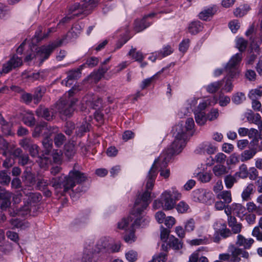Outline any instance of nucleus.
I'll list each match as a JSON object with an SVG mask.
<instances>
[{"instance_id": "f257e3e1", "label": "nucleus", "mask_w": 262, "mask_h": 262, "mask_svg": "<svg viewBox=\"0 0 262 262\" xmlns=\"http://www.w3.org/2000/svg\"><path fill=\"white\" fill-rule=\"evenodd\" d=\"M151 190L146 187V190L138 196L132 213L121 219L117 223V230L126 232L135 228L136 226H144L149 222L147 217L142 215V212L149 205Z\"/></svg>"}, {"instance_id": "f3484780", "label": "nucleus", "mask_w": 262, "mask_h": 262, "mask_svg": "<svg viewBox=\"0 0 262 262\" xmlns=\"http://www.w3.org/2000/svg\"><path fill=\"white\" fill-rule=\"evenodd\" d=\"M253 243L254 240L252 238L246 239L239 234L237 237L236 244L239 246H243L245 249H249Z\"/></svg>"}, {"instance_id": "864d4df0", "label": "nucleus", "mask_w": 262, "mask_h": 262, "mask_svg": "<svg viewBox=\"0 0 262 262\" xmlns=\"http://www.w3.org/2000/svg\"><path fill=\"white\" fill-rule=\"evenodd\" d=\"M75 152V147L73 144H67L65 146V154L68 157L71 158L73 156Z\"/></svg>"}, {"instance_id": "ea45409f", "label": "nucleus", "mask_w": 262, "mask_h": 262, "mask_svg": "<svg viewBox=\"0 0 262 262\" xmlns=\"http://www.w3.org/2000/svg\"><path fill=\"white\" fill-rule=\"evenodd\" d=\"M217 102L221 106L224 107L227 106L230 102V98L220 93L218 98H217Z\"/></svg>"}, {"instance_id": "423d86ee", "label": "nucleus", "mask_w": 262, "mask_h": 262, "mask_svg": "<svg viewBox=\"0 0 262 262\" xmlns=\"http://www.w3.org/2000/svg\"><path fill=\"white\" fill-rule=\"evenodd\" d=\"M59 45V44L55 42L49 45L42 46L36 49L35 60L42 62L45 60L49 58L54 50Z\"/></svg>"}, {"instance_id": "393cba45", "label": "nucleus", "mask_w": 262, "mask_h": 262, "mask_svg": "<svg viewBox=\"0 0 262 262\" xmlns=\"http://www.w3.org/2000/svg\"><path fill=\"white\" fill-rule=\"evenodd\" d=\"M128 55L138 62H142L144 59V56L143 53L140 51H137L136 48H132L128 52Z\"/></svg>"}, {"instance_id": "09e8293b", "label": "nucleus", "mask_w": 262, "mask_h": 262, "mask_svg": "<svg viewBox=\"0 0 262 262\" xmlns=\"http://www.w3.org/2000/svg\"><path fill=\"white\" fill-rule=\"evenodd\" d=\"M195 221L193 219H189L184 223V228L186 232H190L195 229Z\"/></svg>"}, {"instance_id": "5701e85b", "label": "nucleus", "mask_w": 262, "mask_h": 262, "mask_svg": "<svg viewBox=\"0 0 262 262\" xmlns=\"http://www.w3.org/2000/svg\"><path fill=\"white\" fill-rule=\"evenodd\" d=\"M194 114L195 121L198 125H203L206 124L208 119L204 112L196 111Z\"/></svg>"}, {"instance_id": "1a4fd4ad", "label": "nucleus", "mask_w": 262, "mask_h": 262, "mask_svg": "<svg viewBox=\"0 0 262 262\" xmlns=\"http://www.w3.org/2000/svg\"><path fill=\"white\" fill-rule=\"evenodd\" d=\"M228 250L231 253L230 260L229 262H239L241 260L239 255H242L244 258H247L249 257V253L238 248L235 247L233 245H230L228 247Z\"/></svg>"}, {"instance_id": "79ce46f5", "label": "nucleus", "mask_w": 262, "mask_h": 262, "mask_svg": "<svg viewBox=\"0 0 262 262\" xmlns=\"http://www.w3.org/2000/svg\"><path fill=\"white\" fill-rule=\"evenodd\" d=\"M164 70V69L163 68L160 71H159L157 74H156L155 75H154L152 77L143 80L142 81L141 83V89H144L146 87L149 86L150 85V84L151 83V82H152V81L156 77H157L159 74L162 73L163 72Z\"/></svg>"}, {"instance_id": "72a5a7b5", "label": "nucleus", "mask_w": 262, "mask_h": 262, "mask_svg": "<svg viewBox=\"0 0 262 262\" xmlns=\"http://www.w3.org/2000/svg\"><path fill=\"white\" fill-rule=\"evenodd\" d=\"M203 27L201 23L199 21H194L191 23L188 27L189 32L191 34H196L201 31Z\"/></svg>"}, {"instance_id": "58836bf2", "label": "nucleus", "mask_w": 262, "mask_h": 262, "mask_svg": "<svg viewBox=\"0 0 262 262\" xmlns=\"http://www.w3.org/2000/svg\"><path fill=\"white\" fill-rule=\"evenodd\" d=\"M247 210L249 212H256L258 215L262 214V209L257 207L253 202H248L246 205Z\"/></svg>"}, {"instance_id": "49530a36", "label": "nucleus", "mask_w": 262, "mask_h": 262, "mask_svg": "<svg viewBox=\"0 0 262 262\" xmlns=\"http://www.w3.org/2000/svg\"><path fill=\"white\" fill-rule=\"evenodd\" d=\"M175 207L177 211L180 213H186L189 209V205L183 201L180 202Z\"/></svg>"}, {"instance_id": "de8ad7c7", "label": "nucleus", "mask_w": 262, "mask_h": 262, "mask_svg": "<svg viewBox=\"0 0 262 262\" xmlns=\"http://www.w3.org/2000/svg\"><path fill=\"white\" fill-rule=\"evenodd\" d=\"M98 2V0H84L83 5L87 13L96 6Z\"/></svg>"}, {"instance_id": "5fc2aeb1", "label": "nucleus", "mask_w": 262, "mask_h": 262, "mask_svg": "<svg viewBox=\"0 0 262 262\" xmlns=\"http://www.w3.org/2000/svg\"><path fill=\"white\" fill-rule=\"evenodd\" d=\"M239 162L238 157L235 154L230 156L226 161L227 165L230 167L232 165H235Z\"/></svg>"}, {"instance_id": "9b49d317", "label": "nucleus", "mask_w": 262, "mask_h": 262, "mask_svg": "<svg viewBox=\"0 0 262 262\" xmlns=\"http://www.w3.org/2000/svg\"><path fill=\"white\" fill-rule=\"evenodd\" d=\"M23 64L21 58L16 55L13 56L10 59L3 65L2 72L7 73L12 69L18 68Z\"/></svg>"}, {"instance_id": "6e6d98bb", "label": "nucleus", "mask_w": 262, "mask_h": 262, "mask_svg": "<svg viewBox=\"0 0 262 262\" xmlns=\"http://www.w3.org/2000/svg\"><path fill=\"white\" fill-rule=\"evenodd\" d=\"M248 10V8L245 7H238L234 10V14L236 17H242L245 15Z\"/></svg>"}, {"instance_id": "9d476101", "label": "nucleus", "mask_w": 262, "mask_h": 262, "mask_svg": "<svg viewBox=\"0 0 262 262\" xmlns=\"http://www.w3.org/2000/svg\"><path fill=\"white\" fill-rule=\"evenodd\" d=\"M194 126V123L192 118H188L185 122V126H183L181 123L177 124L173 128V131L177 133V136L182 135L186 137V132L191 130Z\"/></svg>"}, {"instance_id": "2eb2a0df", "label": "nucleus", "mask_w": 262, "mask_h": 262, "mask_svg": "<svg viewBox=\"0 0 262 262\" xmlns=\"http://www.w3.org/2000/svg\"><path fill=\"white\" fill-rule=\"evenodd\" d=\"M229 168L223 164H216L213 166L212 171L215 176L221 178L228 173Z\"/></svg>"}, {"instance_id": "680f3d73", "label": "nucleus", "mask_w": 262, "mask_h": 262, "mask_svg": "<svg viewBox=\"0 0 262 262\" xmlns=\"http://www.w3.org/2000/svg\"><path fill=\"white\" fill-rule=\"evenodd\" d=\"M89 124L87 122H83L81 125L76 128V133L78 136H82L83 133L86 132L88 128Z\"/></svg>"}, {"instance_id": "0e129e2a", "label": "nucleus", "mask_w": 262, "mask_h": 262, "mask_svg": "<svg viewBox=\"0 0 262 262\" xmlns=\"http://www.w3.org/2000/svg\"><path fill=\"white\" fill-rule=\"evenodd\" d=\"M173 50L172 48L170 46H166L163 48V49L160 52H158L159 54V57H164L167 55H170L172 52Z\"/></svg>"}, {"instance_id": "c03bdc74", "label": "nucleus", "mask_w": 262, "mask_h": 262, "mask_svg": "<svg viewBox=\"0 0 262 262\" xmlns=\"http://www.w3.org/2000/svg\"><path fill=\"white\" fill-rule=\"evenodd\" d=\"M169 245L174 249H179L182 247V245L179 239L173 236L169 237Z\"/></svg>"}, {"instance_id": "2f4dec72", "label": "nucleus", "mask_w": 262, "mask_h": 262, "mask_svg": "<svg viewBox=\"0 0 262 262\" xmlns=\"http://www.w3.org/2000/svg\"><path fill=\"white\" fill-rule=\"evenodd\" d=\"M187 243L191 246L205 245L209 243V237L207 236H204L202 238L188 240Z\"/></svg>"}, {"instance_id": "7c9ffc66", "label": "nucleus", "mask_w": 262, "mask_h": 262, "mask_svg": "<svg viewBox=\"0 0 262 262\" xmlns=\"http://www.w3.org/2000/svg\"><path fill=\"white\" fill-rule=\"evenodd\" d=\"M36 113L38 116L42 117L47 120H51L53 118V115L46 108L39 107L37 109Z\"/></svg>"}, {"instance_id": "e2e57ef3", "label": "nucleus", "mask_w": 262, "mask_h": 262, "mask_svg": "<svg viewBox=\"0 0 262 262\" xmlns=\"http://www.w3.org/2000/svg\"><path fill=\"white\" fill-rule=\"evenodd\" d=\"M31 206L30 204H28L25 205L20 210H19L16 214L18 215L25 216L28 214L30 212Z\"/></svg>"}, {"instance_id": "bb28decb", "label": "nucleus", "mask_w": 262, "mask_h": 262, "mask_svg": "<svg viewBox=\"0 0 262 262\" xmlns=\"http://www.w3.org/2000/svg\"><path fill=\"white\" fill-rule=\"evenodd\" d=\"M222 84V81H218L212 82L206 86V90L209 93H215L220 89Z\"/></svg>"}, {"instance_id": "e433bc0d", "label": "nucleus", "mask_w": 262, "mask_h": 262, "mask_svg": "<svg viewBox=\"0 0 262 262\" xmlns=\"http://www.w3.org/2000/svg\"><path fill=\"white\" fill-rule=\"evenodd\" d=\"M248 96L251 100H254L261 97L262 96V85L259 86L257 88L251 90Z\"/></svg>"}, {"instance_id": "b1692460", "label": "nucleus", "mask_w": 262, "mask_h": 262, "mask_svg": "<svg viewBox=\"0 0 262 262\" xmlns=\"http://www.w3.org/2000/svg\"><path fill=\"white\" fill-rule=\"evenodd\" d=\"M22 76L23 78H26L30 81H33L36 80L43 79V72H37L28 74L27 72L25 71L23 73Z\"/></svg>"}, {"instance_id": "20e7f679", "label": "nucleus", "mask_w": 262, "mask_h": 262, "mask_svg": "<svg viewBox=\"0 0 262 262\" xmlns=\"http://www.w3.org/2000/svg\"><path fill=\"white\" fill-rule=\"evenodd\" d=\"M182 195L174 187L171 189L164 191L160 195L159 199L156 200L153 203V208L158 209L162 208L164 210H170L176 206V201L181 198Z\"/></svg>"}, {"instance_id": "f704fd0d", "label": "nucleus", "mask_w": 262, "mask_h": 262, "mask_svg": "<svg viewBox=\"0 0 262 262\" xmlns=\"http://www.w3.org/2000/svg\"><path fill=\"white\" fill-rule=\"evenodd\" d=\"M236 182V177L235 176V174L233 176L229 174L224 178L225 184L228 189L231 188Z\"/></svg>"}, {"instance_id": "bf43d9fd", "label": "nucleus", "mask_w": 262, "mask_h": 262, "mask_svg": "<svg viewBox=\"0 0 262 262\" xmlns=\"http://www.w3.org/2000/svg\"><path fill=\"white\" fill-rule=\"evenodd\" d=\"M229 27L233 33H236L240 27L239 23L237 20H233L229 23Z\"/></svg>"}, {"instance_id": "cd10ccee", "label": "nucleus", "mask_w": 262, "mask_h": 262, "mask_svg": "<svg viewBox=\"0 0 262 262\" xmlns=\"http://www.w3.org/2000/svg\"><path fill=\"white\" fill-rule=\"evenodd\" d=\"M217 198L223 200L226 204H229L232 202V196L230 191L224 190L217 195Z\"/></svg>"}, {"instance_id": "dca6fc26", "label": "nucleus", "mask_w": 262, "mask_h": 262, "mask_svg": "<svg viewBox=\"0 0 262 262\" xmlns=\"http://www.w3.org/2000/svg\"><path fill=\"white\" fill-rule=\"evenodd\" d=\"M217 103V97L214 96L212 98H208L200 102L198 108L199 111H202L206 109L207 107L214 105Z\"/></svg>"}, {"instance_id": "f8f14e48", "label": "nucleus", "mask_w": 262, "mask_h": 262, "mask_svg": "<svg viewBox=\"0 0 262 262\" xmlns=\"http://www.w3.org/2000/svg\"><path fill=\"white\" fill-rule=\"evenodd\" d=\"M83 103H85V109L88 107L96 109L101 105L102 100L97 96H94L92 95H88L83 98L82 105L83 104Z\"/></svg>"}, {"instance_id": "473e14b6", "label": "nucleus", "mask_w": 262, "mask_h": 262, "mask_svg": "<svg viewBox=\"0 0 262 262\" xmlns=\"http://www.w3.org/2000/svg\"><path fill=\"white\" fill-rule=\"evenodd\" d=\"M215 11L212 8H209L207 9H205L200 13L199 17L200 19L207 20L210 17H211L214 14Z\"/></svg>"}, {"instance_id": "a19ab883", "label": "nucleus", "mask_w": 262, "mask_h": 262, "mask_svg": "<svg viewBox=\"0 0 262 262\" xmlns=\"http://www.w3.org/2000/svg\"><path fill=\"white\" fill-rule=\"evenodd\" d=\"M234 174L236 177L242 179L246 178L248 176V171L246 165L245 164L242 165L239 167V171L236 172Z\"/></svg>"}, {"instance_id": "39448f33", "label": "nucleus", "mask_w": 262, "mask_h": 262, "mask_svg": "<svg viewBox=\"0 0 262 262\" xmlns=\"http://www.w3.org/2000/svg\"><path fill=\"white\" fill-rule=\"evenodd\" d=\"M81 89H77L76 86L73 87L67 94H65L58 104V109L60 113L64 116L70 117L73 113L74 106L77 99L73 97L75 91H78Z\"/></svg>"}, {"instance_id": "f03ea898", "label": "nucleus", "mask_w": 262, "mask_h": 262, "mask_svg": "<svg viewBox=\"0 0 262 262\" xmlns=\"http://www.w3.org/2000/svg\"><path fill=\"white\" fill-rule=\"evenodd\" d=\"M173 134L175 136L174 141L167 149L164 150L157 159L155 160L148 172L146 182V188L148 189H152L158 173V167L159 166L161 168L165 167L171 157L181 152L185 146L186 137L182 135L177 136V133L175 131Z\"/></svg>"}, {"instance_id": "a18cd8bd", "label": "nucleus", "mask_w": 262, "mask_h": 262, "mask_svg": "<svg viewBox=\"0 0 262 262\" xmlns=\"http://www.w3.org/2000/svg\"><path fill=\"white\" fill-rule=\"evenodd\" d=\"M246 99L245 94L242 92H237L234 94L232 96V101L236 104H238L243 102Z\"/></svg>"}, {"instance_id": "774afa93", "label": "nucleus", "mask_w": 262, "mask_h": 262, "mask_svg": "<svg viewBox=\"0 0 262 262\" xmlns=\"http://www.w3.org/2000/svg\"><path fill=\"white\" fill-rule=\"evenodd\" d=\"M108 244V241L106 238H100L97 243L96 246L99 250L105 249Z\"/></svg>"}, {"instance_id": "6e6552de", "label": "nucleus", "mask_w": 262, "mask_h": 262, "mask_svg": "<svg viewBox=\"0 0 262 262\" xmlns=\"http://www.w3.org/2000/svg\"><path fill=\"white\" fill-rule=\"evenodd\" d=\"M192 195L194 202L207 203L211 199L212 193L204 189H198L192 192Z\"/></svg>"}, {"instance_id": "4d7b16f0", "label": "nucleus", "mask_w": 262, "mask_h": 262, "mask_svg": "<svg viewBox=\"0 0 262 262\" xmlns=\"http://www.w3.org/2000/svg\"><path fill=\"white\" fill-rule=\"evenodd\" d=\"M164 224L165 226L169 229L172 227V226L176 224V219L171 216H168L166 217V219L164 221Z\"/></svg>"}, {"instance_id": "4be33fe9", "label": "nucleus", "mask_w": 262, "mask_h": 262, "mask_svg": "<svg viewBox=\"0 0 262 262\" xmlns=\"http://www.w3.org/2000/svg\"><path fill=\"white\" fill-rule=\"evenodd\" d=\"M123 239L125 243L129 244L134 243L137 239L136 236L135 235V228L127 231L126 232H124Z\"/></svg>"}, {"instance_id": "37998d69", "label": "nucleus", "mask_w": 262, "mask_h": 262, "mask_svg": "<svg viewBox=\"0 0 262 262\" xmlns=\"http://www.w3.org/2000/svg\"><path fill=\"white\" fill-rule=\"evenodd\" d=\"M220 116V112L217 108H212L207 114V119L210 121L216 120Z\"/></svg>"}, {"instance_id": "4468645a", "label": "nucleus", "mask_w": 262, "mask_h": 262, "mask_svg": "<svg viewBox=\"0 0 262 262\" xmlns=\"http://www.w3.org/2000/svg\"><path fill=\"white\" fill-rule=\"evenodd\" d=\"M11 194L9 192L2 191L0 193V198L1 199V209L2 210H6L10 205V198Z\"/></svg>"}, {"instance_id": "0eeeda50", "label": "nucleus", "mask_w": 262, "mask_h": 262, "mask_svg": "<svg viewBox=\"0 0 262 262\" xmlns=\"http://www.w3.org/2000/svg\"><path fill=\"white\" fill-rule=\"evenodd\" d=\"M242 55L240 53H237L233 56L231 59L229 60L225 68L226 72L230 74L231 76L234 77L237 74L239 73V71L237 69V66L241 61Z\"/></svg>"}, {"instance_id": "ddd939ff", "label": "nucleus", "mask_w": 262, "mask_h": 262, "mask_svg": "<svg viewBox=\"0 0 262 262\" xmlns=\"http://www.w3.org/2000/svg\"><path fill=\"white\" fill-rule=\"evenodd\" d=\"M228 223L232 232L234 234L239 233L243 228V225L241 223H238L236 219L234 216H230L228 218Z\"/></svg>"}, {"instance_id": "69168bd1", "label": "nucleus", "mask_w": 262, "mask_h": 262, "mask_svg": "<svg viewBox=\"0 0 262 262\" xmlns=\"http://www.w3.org/2000/svg\"><path fill=\"white\" fill-rule=\"evenodd\" d=\"M247 45V41L242 38H238L236 40V47L241 51H242L246 49Z\"/></svg>"}, {"instance_id": "13d9d810", "label": "nucleus", "mask_w": 262, "mask_h": 262, "mask_svg": "<svg viewBox=\"0 0 262 262\" xmlns=\"http://www.w3.org/2000/svg\"><path fill=\"white\" fill-rule=\"evenodd\" d=\"M155 217L159 224H162L166 219V215L163 211H159L155 213Z\"/></svg>"}, {"instance_id": "3c124183", "label": "nucleus", "mask_w": 262, "mask_h": 262, "mask_svg": "<svg viewBox=\"0 0 262 262\" xmlns=\"http://www.w3.org/2000/svg\"><path fill=\"white\" fill-rule=\"evenodd\" d=\"M107 68H102L96 73H92L90 77L95 81L99 80L103 75L107 72Z\"/></svg>"}, {"instance_id": "a878e982", "label": "nucleus", "mask_w": 262, "mask_h": 262, "mask_svg": "<svg viewBox=\"0 0 262 262\" xmlns=\"http://www.w3.org/2000/svg\"><path fill=\"white\" fill-rule=\"evenodd\" d=\"M232 207L233 208V212L239 217L242 218L245 216L246 214V208L241 204L233 203L232 204Z\"/></svg>"}, {"instance_id": "7ed1b4c3", "label": "nucleus", "mask_w": 262, "mask_h": 262, "mask_svg": "<svg viewBox=\"0 0 262 262\" xmlns=\"http://www.w3.org/2000/svg\"><path fill=\"white\" fill-rule=\"evenodd\" d=\"M86 179V177L84 173L79 171H73L70 172L68 177L61 175L59 177L53 178L51 180L50 184L58 191V189L62 188L61 183L64 180L63 186L64 191L66 192L73 188L76 183L83 182L85 181Z\"/></svg>"}, {"instance_id": "8fccbe9b", "label": "nucleus", "mask_w": 262, "mask_h": 262, "mask_svg": "<svg viewBox=\"0 0 262 262\" xmlns=\"http://www.w3.org/2000/svg\"><path fill=\"white\" fill-rule=\"evenodd\" d=\"M229 75V77L227 76L223 80H222V81H223L224 80H226L225 84L222 88V90H224L226 92H231L233 89V85L231 80L230 79V77H231V78H233V77L231 76L230 74Z\"/></svg>"}, {"instance_id": "4c0bfd02", "label": "nucleus", "mask_w": 262, "mask_h": 262, "mask_svg": "<svg viewBox=\"0 0 262 262\" xmlns=\"http://www.w3.org/2000/svg\"><path fill=\"white\" fill-rule=\"evenodd\" d=\"M24 123L28 126H33L35 124V120L33 115L31 113H27L23 117Z\"/></svg>"}, {"instance_id": "6ab92c4d", "label": "nucleus", "mask_w": 262, "mask_h": 262, "mask_svg": "<svg viewBox=\"0 0 262 262\" xmlns=\"http://www.w3.org/2000/svg\"><path fill=\"white\" fill-rule=\"evenodd\" d=\"M69 15L74 16H77L79 13H87L86 11H85V8L82 5L81 6L79 4L76 3L70 7L69 9Z\"/></svg>"}, {"instance_id": "aec40b11", "label": "nucleus", "mask_w": 262, "mask_h": 262, "mask_svg": "<svg viewBox=\"0 0 262 262\" xmlns=\"http://www.w3.org/2000/svg\"><path fill=\"white\" fill-rule=\"evenodd\" d=\"M150 25V23L146 22V17H143L142 19H137L135 21L134 30L136 32H139Z\"/></svg>"}, {"instance_id": "c756f323", "label": "nucleus", "mask_w": 262, "mask_h": 262, "mask_svg": "<svg viewBox=\"0 0 262 262\" xmlns=\"http://www.w3.org/2000/svg\"><path fill=\"white\" fill-rule=\"evenodd\" d=\"M254 185L253 184H249L244 189L242 193V198L244 201H248L250 199V195L253 192Z\"/></svg>"}, {"instance_id": "c85d7f7f", "label": "nucleus", "mask_w": 262, "mask_h": 262, "mask_svg": "<svg viewBox=\"0 0 262 262\" xmlns=\"http://www.w3.org/2000/svg\"><path fill=\"white\" fill-rule=\"evenodd\" d=\"M252 235L255 237L258 241H262V217L259 219L258 226L253 229Z\"/></svg>"}, {"instance_id": "052dcab7", "label": "nucleus", "mask_w": 262, "mask_h": 262, "mask_svg": "<svg viewBox=\"0 0 262 262\" xmlns=\"http://www.w3.org/2000/svg\"><path fill=\"white\" fill-rule=\"evenodd\" d=\"M226 156L223 153L220 152L217 154L214 157V161L218 163L217 164H223L226 161Z\"/></svg>"}, {"instance_id": "338daca9", "label": "nucleus", "mask_w": 262, "mask_h": 262, "mask_svg": "<svg viewBox=\"0 0 262 262\" xmlns=\"http://www.w3.org/2000/svg\"><path fill=\"white\" fill-rule=\"evenodd\" d=\"M65 140V137L62 134H58L55 137L54 142L57 146H61Z\"/></svg>"}, {"instance_id": "a211bd4d", "label": "nucleus", "mask_w": 262, "mask_h": 262, "mask_svg": "<svg viewBox=\"0 0 262 262\" xmlns=\"http://www.w3.org/2000/svg\"><path fill=\"white\" fill-rule=\"evenodd\" d=\"M83 66H81L80 68L76 70L71 71L69 72L67 77V80L66 81V85L68 86L72 84L71 81L77 79L81 76V70Z\"/></svg>"}, {"instance_id": "603ef678", "label": "nucleus", "mask_w": 262, "mask_h": 262, "mask_svg": "<svg viewBox=\"0 0 262 262\" xmlns=\"http://www.w3.org/2000/svg\"><path fill=\"white\" fill-rule=\"evenodd\" d=\"M170 230L168 228H164L163 226L160 228V237L163 242H166L168 238Z\"/></svg>"}, {"instance_id": "412c9836", "label": "nucleus", "mask_w": 262, "mask_h": 262, "mask_svg": "<svg viewBox=\"0 0 262 262\" xmlns=\"http://www.w3.org/2000/svg\"><path fill=\"white\" fill-rule=\"evenodd\" d=\"M199 148L203 152H206L208 154H213L216 150L215 146L208 142L202 143L200 145Z\"/></svg>"}, {"instance_id": "c9c22d12", "label": "nucleus", "mask_w": 262, "mask_h": 262, "mask_svg": "<svg viewBox=\"0 0 262 262\" xmlns=\"http://www.w3.org/2000/svg\"><path fill=\"white\" fill-rule=\"evenodd\" d=\"M126 259L129 262H135L138 257V252L134 250H129L125 253Z\"/></svg>"}]
</instances>
